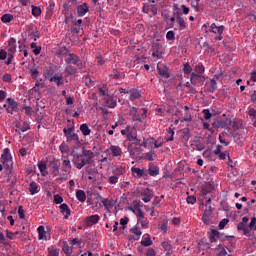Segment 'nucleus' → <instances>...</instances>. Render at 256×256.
<instances>
[{"label":"nucleus","instance_id":"1","mask_svg":"<svg viewBox=\"0 0 256 256\" xmlns=\"http://www.w3.org/2000/svg\"><path fill=\"white\" fill-rule=\"evenodd\" d=\"M127 139L130 141L128 145V153H130V157L132 159H142L143 156V148H147V139H139L137 138V130L135 128L131 129V132L127 134Z\"/></svg>","mask_w":256,"mask_h":256},{"label":"nucleus","instance_id":"2","mask_svg":"<svg viewBox=\"0 0 256 256\" xmlns=\"http://www.w3.org/2000/svg\"><path fill=\"white\" fill-rule=\"evenodd\" d=\"M94 157L95 153L93 151L83 149L82 154H74L73 163L76 169H83L85 165H91L93 163Z\"/></svg>","mask_w":256,"mask_h":256},{"label":"nucleus","instance_id":"3","mask_svg":"<svg viewBox=\"0 0 256 256\" xmlns=\"http://www.w3.org/2000/svg\"><path fill=\"white\" fill-rule=\"evenodd\" d=\"M0 161L3 167L6 168L7 173H11V168L13 167V158L11 157L9 148L3 150Z\"/></svg>","mask_w":256,"mask_h":256},{"label":"nucleus","instance_id":"4","mask_svg":"<svg viewBox=\"0 0 256 256\" xmlns=\"http://www.w3.org/2000/svg\"><path fill=\"white\" fill-rule=\"evenodd\" d=\"M130 115L134 121H143V119H147V109L141 108L138 110L136 107H132Z\"/></svg>","mask_w":256,"mask_h":256},{"label":"nucleus","instance_id":"5","mask_svg":"<svg viewBox=\"0 0 256 256\" xmlns=\"http://www.w3.org/2000/svg\"><path fill=\"white\" fill-rule=\"evenodd\" d=\"M65 63H67L68 65H75V67H77L78 69H81L83 67V62H81V58H79V56L74 53H70L67 55Z\"/></svg>","mask_w":256,"mask_h":256},{"label":"nucleus","instance_id":"6","mask_svg":"<svg viewBox=\"0 0 256 256\" xmlns=\"http://www.w3.org/2000/svg\"><path fill=\"white\" fill-rule=\"evenodd\" d=\"M206 209L204 210V214L202 216V221L205 223V225H209L211 223V220L209 217L213 215V208L211 207V198H208L205 204Z\"/></svg>","mask_w":256,"mask_h":256},{"label":"nucleus","instance_id":"7","mask_svg":"<svg viewBox=\"0 0 256 256\" xmlns=\"http://www.w3.org/2000/svg\"><path fill=\"white\" fill-rule=\"evenodd\" d=\"M190 83L196 87H201V85L205 83V76L192 72L190 76Z\"/></svg>","mask_w":256,"mask_h":256},{"label":"nucleus","instance_id":"8","mask_svg":"<svg viewBox=\"0 0 256 256\" xmlns=\"http://www.w3.org/2000/svg\"><path fill=\"white\" fill-rule=\"evenodd\" d=\"M6 103H8L7 113L13 115V113H17L19 111V103H17L15 99L7 98Z\"/></svg>","mask_w":256,"mask_h":256},{"label":"nucleus","instance_id":"9","mask_svg":"<svg viewBox=\"0 0 256 256\" xmlns=\"http://www.w3.org/2000/svg\"><path fill=\"white\" fill-rule=\"evenodd\" d=\"M157 71L160 77H163L164 79H169L171 77V74H169V67H167L166 64L158 63Z\"/></svg>","mask_w":256,"mask_h":256},{"label":"nucleus","instance_id":"10","mask_svg":"<svg viewBox=\"0 0 256 256\" xmlns=\"http://www.w3.org/2000/svg\"><path fill=\"white\" fill-rule=\"evenodd\" d=\"M140 196L144 203H149L153 199V191L149 188H143L140 192Z\"/></svg>","mask_w":256,"mask_h":256},{"label":"nucleus","instance_id":"11","mask_svg":"<svg viewBox=\"0 0 256 256\" xmlns=\"http://www.w3.org/2000/svg\"><path fill=\"white\" fill-rule=\"evenodd\" d=\"M55 76H57V66H50L48 69L44 70V77L45 79H49L50 82Z\"/></svg>","mask_w":256,"mask_h":256},{"label":"nucleus","instance_id":"12","mask_svg":"<svg viewBox=\"0 0 256 256\" xmlns=\"http://www.w3.org/2000/svg\"><path fill=\"white\" fill-rule=\"evenodd\" d=\"M87 13H89V6L87 5V3H83L77 6L78 17H84V15Z\"/></svg>","mask_w":256,"mask_h":256},{"label":"nucleus","instance_id":"13","mask_svg":"<svg viewBox=\"0 0 256 256\" xmlns=\"http://www.w3.org/2000/svg\"><path fill=\"white\" fill-rule=\"evenodd\" d=\"M62 169L65 173H69L71 169V160H69V156H62Z\"/></svg>","mask_w":256,"mask_h":256},{"label":"nucleus","instance_id":"14","mask_svg":"<svg viewBox=\"0 0 256 256\" xmlns=\"http://www.w3.org/2000/svg\"><path fill=\"white\" fill-rule=\"evenodd\" d=\"M149 3H152L150 6H144L143 11L144 13H153V15H157V6L155 5V0H149Z\"/></svg>","mask_w":256,"mask_h":256},{"label":"nucleus","instance_id":"15","mask_svg":"<svg viewBox=\"0 0 256 256\" xmlns=\"http://www.w3.org/2000/svg\"><path fill=\"white\" fill-rule=\"evenodd\" d=\"M17 51V40L10 38L8 40V53H16Z\"/></svg>","mask_w":256,"mask_h":256},{"label":"nucleus","instance_id":"16","mask_svg":"<svg viewBox=\"0 0 256 256\" xmlns=\"http://www.w3.org/2000/svg\"><path fill=\"white\" fill-rule=\"evenodd\" d=\"M100 219H101V217L97 214L91 215L86 218V223L88 226L95 225V224L99 223Z\"/></svg>","mask_w":256,"mask_h":256},{"label":"nucleus","instance_id":"17","mask_svg":"<svg viewBox=\"0 0 256 256\" xmlns=\"http://www.w3.org/2000/svg\"><path fill=\"white\" fill-rule=\"evenodd\" d=\"M60 213L64 215V219H69V215H71V210L67 204L60 205Z\"/></svg>","mask_w":256,"mask_h":256},{"label":"nucleus","instance_id":"18","mask_svg":"<svg viewBox=\"0 0 256 256\" xmlns=\"http://www.w3.org/2000/svg\"><path fill=\"white\" fill-rule=\"evenodd\" d=\"M141 245L143 247H151L153 245V240H151V236L149 234H145L141 240Z\"/></svg>","mask_w":256,"mask_h":256},{"label":"nucleus","instance_id":"19","mask_svg":"<svg viewBox=\"0 0 256 256\" xmlns=\"http://www.w3.org/2000/svg\"><path fill=\"white\" fill-rule=\"evenodd\" d=\"M130 233H133V239L135 241H139V239L141 238V235H143V232H141V229L137 226H134L133 228H131Z\"/></svg>","mask_w":256,"mask_h":256},{"label":"nucleus","instance_id":"20","mask_svg":"<svg viewBox=\"0 0 256 256\" xmlns=\"http://www.w3.org/2000/svg\"><path fill=\"white\" fill-rule=\"evenodd\" d=\"M38 169L40 173L43 175V177L49 175V172L47 171V162L41 161L38 163Z\"/></svg>","mask_w":256,"mask_h":256},{"label":"nucleus","instance_id":"21","mask_svg":"<svg viewBox=\"0 0 256 256\" xmlns=\"http://www.w3.org/2000/svg\"><path fill=\"white\" fill-rule=\"evenodd\" d=\"M110 151L113 157H121V155H123V151L119 146H110Z\"/></svg>","mask_w":256,"mask_h":256},{"label":"nucleus","instance_id":"22","mask_svg":"<svg viewBox=\"0 0 256 256\" xmlns=\"http://www.w3.org/2000/svg\"><path fill=\"white\" fill-rule=\"evenodd\" d=\"M50 83H56L57 87H61L65 83L63 82V75L53 76V78H50Z\"/></svg>","mask_w":256,"mask_h":256},{"label":"nucleus","instance_id":"23","mask_svg":"<svg viewBox=\"0 0 256 256\" xmlns=\"http://www.w3.org/2000/svg\"><path fill=\"white\" fill-rule=\"evenodd\" d=\"M176 22L179 25V31H183V29H187V25L185 24V19L181 17V14H177Z\"/></svg>","mask_w":256,"mask_h":256},{"label":"nucleus","instance_id":"24","mask_svg":"<svg viewBox=\"0 0 256 256\" xmlns=\"http://www.w3.org/2000/svg\"><path fill=\"white\" fill-rule=\"evenodd\" d=\"M212 125L214 129H227V122L223 120H216Z\"/></svg>","mask_w":256,"mask_h":256},{"label":"nucleus","instance_id":"25","mask_svg":"<svg viewBox=\"0 0 256 256\" xmlns=\"http://www.w3.org/2000/svg\"><path fill=\"white\" fill-rule=\"evenodd\" d=\"M162 248L164 251H166V255H172L173 254V247L171 246V243L165 241L161 243Z\"/></svg>","mask_w":256,"mask_h":256},{"label":"nucleus","instance_id":"26","mask_svg":"<svg viewBox=\"0 0 256 256\" xmlns=\"http://www.w3.org/2000/svg\"><path fill=\"white\" fill-rule=\"evenodd\" d=\"M76 199H78L80 203H85V201L87 200V194H85V191L83 190H78L76 191Z\"/></svg>","mask_w":256,"mask_h":256},{"label":"nucleus","instance_id":"27","mask_svg":"<svg viewBox=\"0 0 256 256\" xmlns=\"http://www.w3.org/2000/svg\"><path fill=\"white\" fill-rule=\"evenodd\" d=\"M237 229L238 231H243V235H249V233H251V229L247 227V224L241 222L237 225Z\"/></svg>","mask_w":256,"mask_h":256},{"label":"nucleus","instance_id":"28","mask_svg":"<svg viewBox=\"0 0 256 256\" xmlns=\"http://www.w3.org/2000/svg\"><path fill=\"white\" fill-rule=\"evenodd\" d=\"M105 101H106L107 107H109L110 109H115V107H117V102L113 100V97L107 96L105 98Z\"/></svg>","mask_w":256,"mask_h":256},{"label":"nucleus","instance_id":"29","mask_svg":"<svg viewBox=\"0 0 256 256\" xmlns=\"http://www.w3.org/2000/svg\"><path fill=\"white\" fill-rule=\"evenodd\" d=\"M194 71V73H196L197 75H203V73H205V66L203 65V63H198L194 67Z\"/></svg>","mask_w":256,"mask_h":256},{"label":"nucleus","instance_id":"30","mask_svg":"<svg viewBox=\"0 0 256 256\" xmlns=\"http://www.w3.org/2000/svg\"><path fill=\"white\" fill-rule=\"evenodd\" d=\"M65 73H67V77H69L71 75H77V66L73 67L68 64V66L65 69Z\"/></svg>","mask_w":256,"mask_h":256},{"label":"nucleus","instance_id":"31","mask_svg":"<svg viewBox=\"0 0 256 256\" xmlns=\"http://www.w3.org/2000/svg\"><path fill=\"white\" fill-rule=\"evenodd\" d=\"M30 195H36V193L39 191V184L36 182H31L29 187Z\"/></svg>","mask_w":256,"mask_h":256},{"label":"nucleus","instance_id":"32","mask_svg":"<svg viewBox=\"0 0 256 256\" xmlns=\"http://www.w3.org/2000/svg\"><path fill=\"white\" fill-rule=\"evenodd\" d=\"M51 169H52V174L54 177H57V175H59V164H57V162L52 161L50 163Z\"/></svg>","mask_w":256,"mask_h":256},{"label":"nucleus","instance_id":"33","mask_svg":"<svg viewBox=\"0 0 256 256\" xmlns=\"http://www.w3.org/2000/svg\"><path fill=\"white\" fill-rule=\"evenodd\" d=\"M80 131L85 137H87V135H91V129H89V125L85 123L80 126Z\"/></svg>","mask_w":256,"mask_h":256},{"label":"nucleus","instance_id":"34","mask_svg":"<svg viewBox=\"0 0 256 256\" xmlns=\"http://www.w3.org/2000/svg\"><path fill=\"white\" fill-rule=\"evenodd\" d=\"M192 72H193V67H191V64H189V62L184 63L183 65L184 75H191Z\"/></svg>","mask_w":256,"mask_h":256},{"label":"nucleus","instance_id":"35","mask_svg":"<svg viewBox=\"0 0 256 256\" xmlns=\"http://www.w3.org/2000/svg\"><path fill=\"white\" fill-rule=\"evenodd\" d=\"M141 97V93L138 92L137 89L130 90V100L135 101V99H139Z\"/></svg>","mask_w":256,"mask_h":256},{"label":"nucleus","instance_id":"36","mask_svg":"<svg viewBox=\"0 0 256 256\" xmlns=\"http://www.w3.org/2000/svg\"><path fill=\"white\" fill-rule=\"evenodd\" d=\"M148 173L149 175H151V177H157V175L159 174V167L150 166L148 169Z\"/></svg>","mask_w":256,"mask_h":256},{"label":"nucleus","instance_id":"37","mask_svg":"<svg viewBox=\"0 0 256 256\" xmlns=\"http://www.w3.org/2000/svg\"><path fill=\"white\" fill-rule=\"evenodd\" d=\"M125 173V168H123L122 166L116 167L113 170V175L116 177H121V175H124Z\"/></svg>","mask_w":256,"mask_h":256},{"label":"nucleus","instance_id":"38","mask_svg":"<svg viewBox=\"0 0 256 256\" xmlns=\"http://www.w3.org/2000/svg\"><path fill=\"white\" fill-rule=\"evenodd\" d=\"M131 171L132 173H136L137 177H143L145 175V169L132 167Z\"/></svg>","mask_w":256,"mask_h":256},{"label":"nucleus","instance_id":"39","mask_svg":"<svg viewBox=\"0 0 256 256\" xmlns=\"http://www.w3.org/2000/svg\"><path fill=\"white\" fill-rule=\"evenodd\" d=\"M219 231L217 230H212L210 234V243H215L217 239H219Z\"/></svg>","mask_w":256,"mask_h":256},{"label":"nucleus","instance_id":"40","mask_svg":"<svg viewBox=\"0 0 256 256\" xmlns=\"http://www.w3.org/2000/svg\"><path fill=\"white\" fill-rule=\"evenodd\" d=\"M1 21H2V23H11V21H13V15H11V14H4L1 17Z\"/></svg>","mask_w":256,"mask_h":256},{"label":"nucleus","instance_id":"41","mask_svg":"<svg viewBox=\"0 0 256 256\" xmlns=\"http://www.w3.org/2000/svg\"><path fill=\"white\" fill-rule=\"evenodd\" d=\"M66 141L69 143L71 141H77L79 142V135L75 134V133H72L68 136H66Z\"/></svg>","mask_w":256,"mask_h":256},{"label":"nucleus","instance_id":"42","mask_svg":"<svg viewBox=\"0 0 256 256\" xmlns=\"http://www.w3.org/2000/svg\"><path fill=\"white\" fill-rule=\"evenodd\" d=\"M223 31H225V26L221 25L216 27L212 33H214L215 35H223Z\"/></svg>","mask_w":256,"mask_h":256},{"label":"nucleus","instance_id":"43","mask_svg":"<svg viewBox=\"0 0 256 256\" xmlns=\"http://www.w3.org/2000/svg\"><path fill=\"white\" fill-rule=\"evenodd\" d=\"M61 153L63 155H65V153H69L70 149H69V146L67 144H65V142H63L60 147H59Z\"/></svg>","mask_w":256,"mask_h":256},{"label":"nucleus","instance_id":"44","mask_svg":"<svg viewBox=\"0 0 256 256\" xmlns=\"http://www.w3.org/2000/svg\"><path fill=\"white\" fill-rule=\"evenodd\" d=\"M108 183H110V185H117V183H119V177L112 175L108 178Z\"/></svg>","mask_w":256,"mask_h":256},{"label":"nucleus","instance_id":"45","mask_svg":"<svg viewBox=\"0 0 256 256\" xmlns=\"http://www.w3.org/2000/svg\"><path fill=\"white\" fill-rule=\"evenodd\" d=\"M32 15L34 17H39L41 15V8L37 6L32 7Z\"/></svg>","mask_w":256,"mask_h":256},{"label":"nucleus","instance_id":"46","mask_svg":"<svg viewBox=\"0 0 256 256\" xmlns=\"http://www.w3.org/2000/svg\"><path fill=\"white\" fill-rule=\"evenodd\" d=\"M23 111H25V115H27L28 117H32L33 116V108L30 106H24L23 107Z\"/></svg>","mask_w":256,"mask_h":256},{"label":"nucleus","instance_id":"47","mask_svg":"<svg viewBox=\"0 0 256 256\" xmlns=\"http://www.w3.org/2000/svg\"><path fill=\"white\" fill-rule=\"evenodd\" d=\"M38 235H39V239H43V237H45V226H39L38 229Z\"/></svg>","mask_w":256,"mask_h":256},{"label":"nucleus","instance_id":"48","mask_svg":"<svg viewBox=\"0 0 256 256\" xmlns=\"http://www.w3.org/2000/svg\"><path fill=\"white\" fill-rule=\"evenodd\" d=\"M102 204L104 205L105 209H109L110 207H113V201L109 199H103Z\"/></svg>","mask_w":256,"mask_h":256},{"label":"nucleus","instance_id":"49","mask_svg":"<svg viewBox=\"0 0 256 256\" xmlns=\"http://www.w3.org/2000/svg\"><path fill=\"white\" fill-rule=\"evenodd\" d=\"M203 115H204V119L206 121H209V119H211V117H213V114H211V112L209 111V109H204L202 111Z\"/></svg>","mask_w":256,"mask_h":256},{"label":"nucleus","instance_id":"50","mask_svg":"<svg viewBox=\"0 0 256 256\" xmlns=\"http://www.w3.org/2000/svg\"><path fill=\"white\" fill-rule=\"evenodd\" d=\"M17 235H19V232H11L9 230L6 231V237L8 239H15V237H17Z\"/></svg>","mask_w":256,"mask_h":256},{"label":"nucleus","instance_id":"51","mask_svg":"<svg viewBox=\"0 0 256 256\" xmlns=\"http://www.w3.org/2000/svg\"><path fill=\"white\" fill-rule=\"evenodd\" d=\"M127 223H129V218L128 217H124L120 219V225H122L120 227V230H124L125 229V225H127Z\"/></svg>","mask_w":256,"mask_h":256},{"label":"nucleus","instance_id":"52","mask_svg":"<svg viewBox=\"0 0 256 256\" xmlns=\"http://www.w3.org/2000/svg\"><path fill=\"white\" fill-rule=\"evenodd\" d=\"M136 217L138 219V221H141V219H145V214L143 213V210L140 209H136Z\"/></svg>","mask_w":256,"mask_h":256},{"label":"nucleus","instance_id":"53","mask_svg":"<svg viewBox=\"0 0 256 256\" xmlns=\"http://www.w3.org/2000/svg\"><path fill=\"white\" fill-rule=\"evenodd\" d=\"M166 39L168 41H175V32L168 31L167 34H166Z\"/></svg>","mask_w":256,"mask_h":256},{"label":"nucleus","instance_id":"54","mask_svg":"<svg viewBox=\"0 0 256 256\" xmlns=\"http://www.w3.org/2000/svg\"><path fill=\"white\" fill-rule=\"evenodd\" d=\"M215 89H217V81H215V79H211L209 91H211L213 93V91H215Z\"/></svg>","mask_w":256,"mask_h":256},{"label":"nucleus","instance_id":"55","mask_svg":"<svg viewBox=\"0 0 256 256\" xmlns=\"http://www.w3.org/2000/svg\"><path fill=\"white\" fill-rule=\"evenodd\" d=\"M186 201L190 205H195V203H197V198H195V196H188Z\"/></svg>","mask_w":256,"mask_h":256},{"label":"nucleus","instance_id":"56","mask_svg":"<svg viewBox=\"0 0 256 256\" xmlns=\"http://www.w3.org/2000/svg\"><path fill=\"white\" fill-rule=\"evenodd\" d=\"M7 59V50L1 49L0 50V60L5 61Z\"/></svg>","mask_w":256,"mask_h":256},{"label":"nucleus","instance_id":"57","mask_svg":"<svg viewBox=\"0 0 256 256\" xmlns=\"http://www.w3.org/2000/svg\"><path fill=\"white\" fill-rule=\"evenodd\" d=\"M18 215L20 219H25V210H23V206L18 207Z\"/></svg>","mask_w":256,"mask_h":256},{"label":"nucleus","instance_id":"58","mask_svg":"<svg viewBox=\"0 0 256 256\" xmlns=\"http://www.w3.org/2000/svg\"><path fill=\"white\" fill-rule=\"evenodd\" d=\"M59 251L57 248H52L49 250V256H59Z\"/></svg>","mask_w":256,"mask_h":256},{"label":"nucleus","instance_id":"59","mask_svg":"<svg viewBox=\"0 0 256 256\" xmlns=\"http://www.w3.org/2000/svg\"><path fill=\"white\" fill-rule=\"evenodd\" d=\"M11 74H4L2 77V81H4V83H11Z\"/></svg>","mask_w":256,"mask_h":256},{"label":"nucleus","instance_id":"60","mask_svg":"<svg viewBox=\"0 0 256 256\" xmlns=\"http://www.w3.org/2000/svg\"><path fill=\"white\" fill-rule=\"evenodd\" d=\"M249 229H253L254 231H256V218L253 217L250 221V224H249Z\"/></svg>","mask_w":256,"mask_h":256},{"label":"nucleus","instance_id":"61","mask_svg":"<svg viewBox=\"0 0 256 256\" xmlns=\"http://www.w3.org/2000/svg\"><path fill=\"white\" fill-rule=\"evenodd\" d=\"M29 129H31V126L29 125V123L23 122V125H22V127H21V131H22L23 133H25V131H29Z\"/></svg>","mask_w":256,"mask_h":256},{"label":"nucleus","instance_id":"62","mask_svg":"<svg viewBox=\"0 0 256 256\" xmlns=\"http://www.w3.org/2000/svg\"><path fill=\"white\" fill-rule=\"evenodd\" d=\"M62 201H63V197L59 196V194L54 195V203H56V205H60Z\"/></svg>","mask_w":256,"mask_h":256},{"label":"nucleus","instance_id":"63","mask_svg":"<svg viewBox=\"0 0 256 256\" xmlns=\"http://www.w3.org/2000/svg\"><path fill=\"white\" fill-rule=\"evenodd\" d=\"M227 223H229L228 219H222L219 223V229H225V225H227Z\"/></svg>","mask_w":256,"mask_h":256},{"label":"nucleus","instance_id":"64","mask_svg":"<svg viewBox=\"0 0 256 256\" xmlns=\"http://www.w3.org/2000/svg\"><path fill=\"white\" fill-rule=\"evenodd\" d=\"M63 133L68 137V135H71L73 133V128H64Z\"/></svg>","mask_w":256,"mask_h":256}]
</instances>
